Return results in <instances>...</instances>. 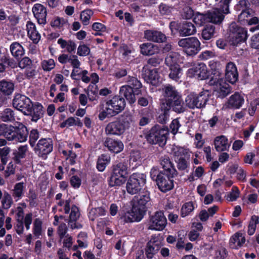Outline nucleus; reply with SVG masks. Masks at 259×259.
Returning a JSON list of instances; mask_svg holds the SVG:
<instances>
[{"instance_id": "nucleus-45", "label": "nucleus", "mask_w": 259, "mask_h": 259, "mask_svg": "<svg viewBox=\"0 0 259 259\" xmlns=\"http://www.w3.org/2000/svg\"><path fill=\"white\" fill-rule=\"evenodd\" d=\"M186 106L191 109H198V103L196 101L195 93H191L185 99Z\"/></svg>"}, {"instance_id": "nucleus-25", "label": "nucleus", "mask_w": 259, "mask_h": 259, "mask_svg": "<svg viewBox=\"0 0 259 259\" xmlns=\"http://www.w3.org/2000/svg\"><path fill=\"white\" fill-rule=\"evenodd\" d=\"M207 12L208 22L220 25L224 21L225 15L217 8Z\"/></svg>"}, {"instance_id": "nucleus-56", "label": "nucleus", "mask_w": 259, "mask_h": 259, "mask_svg": "<svg viewBox=\"0 0 259 259\" xmlns=\"http://www.w3.org/2000/svg\"><path fill=\"white\" fill-rule=\"evenodd\" d=\"M175 161L177 163V167L179 170H184L188 166V163L185 157H180L179 158L176 159Z\"/></svg>"}, {"instance_id": "nucleus-33", "label": "nucleus", "mask_w": 259, "mask_h": 259, "mask_svg": "<svg viewBox=\"0 0 259 259\" xmlns=\"http://www.w3.org/2000/svg\"><path fill=\"white\" fill-rule=\"evenodd\" d=\"M125 82L127 84L135 90V92H138L141 93V88L142 84L140 80L136 76L128 75L126 78Z\"/></svg>"}, {"instance_id": "nucleus-9", "label": "nucleus", "mask_w": 259, "mask_h": 259, "mask_svg": "<svg viewBox=\"0 0 259 259\" xmlns=\"http://www.w3.org/2000/svg\"><path fill=\"white\" fill-rule=\"evenodd\" d=\"M230 43L233 46H237L244 42L247 38V31L236 22L231 23L229 26Z\"/></svg>"}, {"instance_id": "nucleus-30", "label": "nucleus", "mask_w": 259, "mask_h": 259, "mask_svg": "<svg viewBox=\"0 0 259 259\" xmlns=\"http://www.w3.org/2000/svg\"><path fill=\"white\" fill-rule=\"evenodd\" d=\"M215 27L211 24L206 25L202 30L201 34V40H209L214 37Z\"/></svg>"}, {"instance_id": "nucleus-60", "label": "nucleus", "mask_w": 259, "mask_h": 259, "mask_svg": "<svg viewBox=\"0 0 259 259\" xmlns=\"http://www.w3.org/2000/svg\"><path fill=\"white\" fill-rule=\"evenodd\" d=\"M119 51L122 54L123 58L130 56L132 52L131 47L125 44H122L120 46Z\"/></svg>"}, {"instance_id": "nucleus-12", "label": "nucleus", "mask_w": 259, "mask_h": 259, "mask_svg": "<svg viewBox=\"0 0 259 259\" xmlns=\"http://www.w3.org/2000/svg\"><path fill=\"white\" fill-rule=\"evenodd\" d=\"M13 107L21 111L26 115H31L32 113V103L28 98L21 94L15 95L13 100Z\"/></svg>"}, {"instance_id": "nucleus-15", "label": "nucleus", "mask_w": 259, "mask_h": 259, "mask_svg": "<svg viewBox=\"0 0 259 259\" xmlns=\"http://www.w3.org/2000/svg\"><path fill=\"white\" fill-rule=\"evenodd\" d=\"M166 225L167 219L162 211H157L150 217L149 229L150 230L162 231Z\"/></svg>"}, {"instance_id": "nucleus-37", "label": "nucleus", "mask_w": 259, "mask_h": 259, "mask_svg": "<svg viewBox=\"0 0 259 259\" xmlns=\"http://www.w3.org/2000/svg\"><path fill=\"white\" fill-rule=\"evenodd\" d=\"M10 49L12 55L16 58H19L24 54L23 47L17 42L12 43Z\"/></svg>"}, {"instance_id": "nucleus-2", "label": "nucleus", "mask_w": 259, "mask_h": 259, "mask_svg": "<svg viewBox=\"0 0 259 259\" xmlns=\"http://www.w3.org/2000/svg\"><path fill=\"white\" fill-rule=\"evenodd\" d=\"M132 205L131 211L123 217L124 223L139 222L144 218L148 208L152 206L150 192L144 189L134 197Z\"/></svg>"}, {"instance_id": "nucleus-63", "label": "nucleus", "mask_w": 259, "mask_h": 259, "mask_svg": "<svg viewBox=\"0 0 259 259\" xmlns=\"http://www.w3.org/2000/svg\"><path fill=\"white\" fill-rule=\"evenodd\" d=\"M70 183L73 188L77 189L80 186L81 180L77 176H73L70 178Z\"/></svg>"}, {"instance_id": "nucleus-54", "label": "nucleus", "mask_w": 259, "mask_h": 259, "mask_svg": "<svg viewBox=\"0 0 259 259\" xmlns=\"http://www.w3.org/2000/svg\"><path fill=\"white\" fill-rule=\"evenodd\" d=\"M42 232V222L36 219L33 223V235L39 238Z\"/></svg>"}, {"instance_id": "nucleus-51", "label": "nucleus", "mask_w": 259, "mask_h": 259, "mask_svg": "<svg viewBox=\"0 0 259 259\" xmlns=\"http://www.w3.org/2000/svg\"><path fill=\"white\" fill-rule=\"evenodd\" d=\"M93 14V11L91 9H85L81 12L80 17L84 25H87L89 24L90 20Z\"/></svg>"}, {"instance_id": "nucleus-58", "label": "nucleus", "mask_w": 259, "mask_h": 259, "mask_svg": "<svg viewBox=\"0 0 259 259\" xmlns=\"http://www.w3.org/2000/svg\"><path fill=\"white\" fill-rule=\"evenodd\" d=\"M41 66L45 71H51L55 66L54 60L52 59H49L48 60H44L41 62Z\"/></svg>"}, {"instance_id": "nucleus-52", "label": "nucleus", "mask_w": 259, "mask_h": 259, "mask_svg": "<svg viewBox=\"0 0 259 259\" xmlns=\"http://www.w3.org/2000/svg\"><path fill=\"white\" fill-rule=\"evenodd\" d=\"M240 237H241V233L239 232L236 233L232 236L229 241V246L232 249H237L239 247V242Z\"/></svg>"}, {"instance_id": "nucleus-41", "label": "nucleus", "mask_w": 259, "mask_h": 259, "mask_svg": "<svg viewBox=\"0 0 259 259\" xmlns=\"http://www.w3.org/2000/svg\"><path fill=\"white\" fill-rule=\"evenodd\" d=\"M44 110L42 105L38 103H33V121L36 122L43 117Z\"/></svg>"}, {"instance_id": "nucleus-5", "label": "nucleus", "mask_w": 259, "mask_h": 259, "mask_svg": "<svg viewBox=\"0 0 259 259\" xmlns=\"http://www.w3.org/2000/svg\"><path fill=\"white\" fill-rule=\"evenodd\" d=\"M4 136L8 141L14 142H24L28 136L27 128L22 124L15 127L11 125L0 124V136Z\"/></svg>"}, {"instance_id": "nucleus-53", "label": "nucleus", "mask_w": 259, "mask_h": 259, "mask_svg": "<svg viewBox=\"0 0 259 259\" xmlns=\"http://www.w3.org/2000/svg\"><path fill=\"white\" fill-rule=\"evenodd\" d=\"M240 191L236 186H233L231 191L227 195V200L229 201H234L239 197Z\"/></svg>"}, {"instance_id": "nucleus-64", "label": "nucleus", "mask_w": 259, "mask_h": 259, "mask_svg": "<svg viewBox=\"0 0 259 259\" xmlns=\"http://www.w3.org/2000/svg\"><path fill=\"white\" fill-rule=\"evenodd\" d=\"M250 46L252 48L259 49V32L251 37Z\"/></svg>"}, {"instance_id": "nucleus-62", "label": "nucleus", "mask_w": 259, "mask_h": 259, "mask_svg": "<svg viewBox=\"0 0 259 259\" xmlns=\"http://www.w3.org/2000/svg\"><path fill=\"white\" fill-rule=\"evenodd\" d=\"M181 126V124L180 123L179 121L177 119H174L170 124V129L171 130V133L175 135L178 131L179 127Z\"/></svg>"}, {"instance_id": "nucleus-35", "label": "nucleus", "mask_w": 259, "mask_h": 259, "mask_svg": "<svg viewBox=\"0 0 259 259\" xmlns=\"http://www.w3.org/2000/svg\"><path fill=\"white\" fill-rule=\"evenodd\" d=\"M31 60L28 57L23 58L19 63V66L21 68H26V75L28 78L32 77V70L31 69Z\"/></svg>"}, {"instance_id": "nucleus-31", "label": "nucleus", "mask_w": 259, "mask_h": 259, "mask_svg": "<svg viewBox=\"0 0 259 259\" xmlns=\"http://www.w3.org/2000/svg\"><path fill=\"white\" fill-rule=\"evenodd\" d=\"M209 66L211 70V74L216 79L221 78L223 76V67L220 61L211 60L209 62Z\"/></svg>"}, {"instance_id": "nucleus-16", "label": "nucleus", "mask_w": 259, "mask_h": 259, "mask_svg": "<svg viewBox=\"0 0 259 259\" xmlns=\"http://www.w3.org/2000/svg\"><path fill=\"white\" fill-rule=\"evenodd\" d=\"M141 75L147 83L153 86H158L160 82V75L157 68L151 69L148 65H144L142 69Z\"/></svg>"}, {"instance_id": "nucleus-29", "label": "nucleus", "mask_w": 259, "mask_h": 259, "mask_svg": "<svg viewBox=\"0 0 259 259\" xmlns=\"http://www.w3.org/2000/svg\"><path fill=\"white\" fill-rule=\"evenodd\" d=\"M169 109L165 107L163 104V106L160 104L159 108L157 111L156 119L158 122L164 124L166 123L169 116Z\"/></svg>"}, {"instance_id": "nucleus-19", "label": "nucleus", "mask_w": 259, "mask_h": 259, "mask_svg": "<svg viewBox=\"0 0 259 259\" xmlns=\"http://www.w3.org/2000/svg\"><path fill=\"white\" fill-rule=\"evenodd\" d=\"M238 71L235 64L231 61L227 63L225 67V81L234 84L238 80Z\"/></svg>"}, {"instance_id": "nucleus-10", "label": "nucleus", "mask_w": 259, "mask_h": 259, "mask_svg": "<svg viewBox=\"0 0 259 259\" xmlns=\"http://www.w3.org/2000/svg\"><path fill=\"white\" fill-rule=\"evenodd\" d=\"M146 183V175L144 174L135 172L127 179L126 190L130 194H135L141 192L142 188Z\"/></svg>"}, {"instance_id": "nucleus-20", "label": "nucleus", "mask_w": 259, "mask_h": 259, "mask_svg": "<svg viewBox=\"0 0 259 259\" xmlns=\"http://www.w3.org/2000/svg\"><path fill=\"white\" fill-rule=\"evenodd\" d=\"M138 92H135V90L128 85H122L119 90L120 96L124 98L127 102L132 105L136 101V96L140 94Z\"/></svg>"}, {"instance_id": "nucleus-43", "label": "nucleus", "mask_w": 259, "mask_h": 259, "mask_svg": "<svg viewBox=\"0 0 259 259\" xmlns=\"http://www.w3.org/2000/svg\"><path fill=\"white\" fill-rule=\"evenodd\" d=\"M24 194V184L23 183L20 182L17 183L13 190L12 195L16 201L19 200L23 195Z\"/></svg>"}, {"instance_id": "nucleus-46", "label": "nucleus", "mask_w": 259, "mask_h": 259, "mask_svg": "<svg viewBox=\"0 0 259 259\" xmlns=\"http://www.w3.org/2000/svg\"><path fill=\"white\" fill-rule=\"evenodd\" d=\"M165 64L169 68L179 65L178 63V54L174 52L169 53L165 58Z\"/></svg>"}, {"instance_id": "nucleus-34", "label": "nucleus", "mask_w": 259, "mask_h": 259, "mask_svg": "<svg viewBox=\"0 0 259 259\" xmlns=\"http://www.w3.org/2000/svg\"><path fill=\"white\" fill-rule=\"evenodd\" d=\"M232 88L227 83H220L218 89L216 90L217 98L223 99L227 97L231 92Z\"/></svg>"}, {"instance_id": "nucleus-50", "label": "nucleus", "mask_w": 259, "mask_h": 259, "mask_svg": "<svg viewBox=\"0 0 259 259\" xmlns=\"http://www.w3.org/2000/svg\"><path fill=\"white\" fill-rule=\"evenodd\" d=\"M80 213L79 208L75 204L71 206V210L69 214L68 224L76 222L79 218Z\"/></svg>"}, {"instance_id": "nucleus-55", "label": "nucleus", "mask_w": 259, "mask_h": 259, "mask_svg": "<svg viewBox=\"0 0 259 259\" xmlns=\"http://www.w3.org/2000/svg\"><path fill=\"white\" fill-rule=\"evenodd\" d=\"M252 11H244L241 12L240 14L238 15V19L239 21L244 25L246 24L247 20L251 16Z\"/></svg>"}, {"instance_id": "nucleus-1", "label": "nucleus", "mask_w": 259, "mask_h": 259, "mask_svg": "<svg viewBox=\"0 0 259 259\" xmlns=\"http://www.w3.org/2000/svg\"><path fill=\"white\" fill-rule=\"evenodd\" d=\"M162 170L158 166H153L150 170V177L155 181L159 190L166 193L173 189L174 178L178 175L175 166L168 156H162L160 159Z\"/></svg>"}, {"instance_id": "nucleus-42", "label": "nucleus", "mask_w": 259, "mask_h": 259, "mask_svg": "<svg viewBox=\"0 0 259 259\" xmlns=\"http://www.w3.org/2000/svg\"><path fill=\"white\" fill-rule=\"evenodd\" d=\"M252 5L249 0H239L234 6V10L236 11L242 12L244 11H252L250 8Z\"/></svg>"}, {"instance_id": "nucleus-28", "label": "nucleus", "mask_w": 259, "mask_h": 259, "mask_svg": "<svg viewBox=\"0 0 259 259\" xmlns=\"http://www.w3.org/2000/svg\"><path fill=\"white\" fill-rule=\"evenodd\" d=\"M197 102L198 103V109H203L210 97V95L208 90H204L199 94H195Z\"/></svg>"}, {"instance_id": "nucleus-18", "label": "nucleus", "mask_w": 259, "mask_h": 259, "mask_svg": "<svg viewBox=\"0 0 259 259\" xmlns=\"http://www.w3.org/2000/svg\"><path fill=\"white\" fill-rule=\"evenodd\" d=\"M53 145L52 141L46 139H41L39 140L36 146L34 148L36 154L44 159L53 150Z\"/></svg>"}, {"instance_id": "nucleus-7", "label": "nucleus", "mask_w": 259, "mask_h": 259, "mask_svg": "<svg viewBox=\"0 0 259 259\" xmlns=\"http://www.w3.org/2000/svg\"><path fill=\"white\" fill-rule=\"evenodd\" d=\"M132 122V116L124 114L114 121L108 123L105 127V133L107 135L121 136L129 129Z\"/></svg>"}, {"instance_id": "nucleus-48", "label": "nucleus", "mask_w": 259, "mask_h": 259, "mask_svg": "<svg viewBox=\"0 0 259 259\" xmlns=\"http://www.w3.org/2000/svg\"><path fill=\"white\" fill-rule=\"evenodd\" d=\"M1 119L5 122L12 121L15 120V114L10 108L5 109L1 115Z\"/></svg>"}, {"instance_id": "nucleus-22", "label": "nucleus", "mask_w": 259, "mask_h": 259, "mask_svg": "<svg viewBox=\"0 0 259 259\" xmlns=\"http://www.w3.org/2000/svg\"><path fill=\"white\" fill-rule=\"evenodd\" d=\"M244 103V98L243 95L236 92L232 95L228 100V106L232 109H239Z\"/></svg>"}, {"instance_id": "nucleus-6", "label": "nucleus", "mask_w": 259, "mask_h": 259, "mask_svg": "<svg viewBox=\"0 0 259 259\" xmlns=\"http://www.w3.org/2000/svg\"><path fill=\"white\" fill-rule=\"evenodd\" d=\"M111 175L107 180L109 187H118L123 184L128 177V167L127 162L121 161L111 167Z\"/></svg>"}, {"instance_id": "nucleus-26", "label": "nucleus", "mask_w": 259, "mask_h": 259, "mask_svg": "<svg viewBox=\"0 0 259 259\" xmlns=\"http://www.w3.org/2000/svg\"><path fill=\"white\" fill-rule=\"evenodd\" d=\"M140 53L144 56H152L159 52V47L151 42H144L140 45Z\"/></svg>"}, {"instance_id": "nucleus-4", "label": "nucleus", "mask_w": 259, "mask_h": 259, "mask_svg": "<svg viewBox=\"0 0 259 259\" xmlns=\"http://www.w3.org/2000/svg\"><path fill=\"white\" fill-rule=\"evenodd\" d=\"M125 105L126 102L124 98L120 95L114 96L106 102L105 109L104 104L100 105L102 106V111L99 114V119L103 121L106 117H111L117 115L124 110Z\"/></svg>"}, {"instance_id": "nucleus-61", "label": "nucleus", "mask_w": 259, "mask_h": 259, "mask_svg": "<svg viewBox=\"0 0 259 259\" xmlns=\"http://www.w3.org/2000/svg\"><path fill=\"white\" fill-rule=\"evenodd\" d=\"M15 171V166L13 162L8 163L6 169L5 170L4 176L5 178H8L12 175H14Z\"/></svg>"}, {"instance_id": "nucleus-14", "label": "nucleus", "mask_w": 259, "mask_h": 259, "mask_svg": "<svg viewBox=\"0 0 259 259\" xmlns=\"http://www.w3.org/2000/svg\"><path fill=\"white\" fill-rule=\"evenodd\" d=\"M210 73L206 65L203 63H198L188 69L187 77L195 78L198 80H205L209 78Z\"/></svg>"}, {"instance_id": "nucleus-47", "label": "nucleus", "mask_w": 259, "mask_h": 259, "mask_svg": "<svg viewBox=\"0 0 259 259\" xmlns=\"http://www.w3.org/2000/svg\"><path fill=\"white\" fill-rule=\"evenodd\" d=\"M232 0H221L217 8L225 15L231 13L230 6Z\"/></svg>"}, {"instance_id": "nucleus-39", "label": "nucleus", "mask_w": 259, "mask_h": 259, "mask_svg": "<svg viewBox=\"0 0 259 259\" xmlns=\"http://www.w3.org/2000/svg\"><path fill=\"white\" fill-rule=\"evenodd\" d=\"M169 77L175 80L178 81L182 75V69L180 65H174L169 68Z\"/></svg>"}, {"instance_id": "nucleus-49", "label": "nucleus", "mask_w": 259, "mask_h": 259, "mask_svg": "<svg viewBox=\"0 0 259 259\" xmlns=\"http://www.w3.org/2000/svg\"><path fill=\"white\" fill-rule=\"evenodd\" d=\"M259 223V217L257 215H253L251 217L248 226L247 233L249 235H253L256 229V225Z\"/></svg>"}, {"instance_id": "nucleus-59", "label": "nucleus", "mask_w": 259, "mask_h": 259, "mask_svg": "<svg viewBox=\"0 0 259 259\" xmlns=\"http://www.w3.org/2000/svg\"><path fill=\"white\" fill-rule=\"evenodd\" d=\"M90 53V49L86 45L80 44L77 49V54L80 56H87Z\"/></svg>"}, {"instance_id": "nucleus-21", "label": "nucleus", "mask_w": 259, "mask_h": 259, "mask_svg": "<svg viewBox=\"0 0 259 259\" xmlns=\"http://www.w3.org/2000/svg\"><path fill=\"white\" fill-rule=\"evenodd\" d=\"M144 37L150 41L161 43L166 41L167 37L161 31L154 30H146L144 31Z\"/></svg>"}, {"instance_id": "nucleus-8", "label": "nucleus", "mask_w": 259, "mask_h": 259, "mask_svg": "<svg viewBox=\"0 0 259 259\" xmlns=\"http://www.w3.org/2000/svg\"><path fill=\"white\" fill-rule=\"evenodd\" d=\"M168 135L169 130L167 126L156 124L147 132L145 138L149 144L163 147L166 144Z\"/></svg>"}, {"instance_id": "nucleus-17", "label": "nucleus", "mask_w": 259, "mask_h": 259, "mask_svg": "<svg viewBox=\"0 0 259 259\" xmlns=\"http://www.w3.org/2000/svg\"><path fill=\"white\" fill-rule=\"evenodd\" d=\"M103 145L114 154L120 153L124 148V144L121 140L108 137L104 139Z\"/></svg>"}, {"instance_id": "nucleus-36", "label": "nucleus", "mask_w": 259, "mask_h": 259, "mask_svg": "<svg viewBox=\"0 0 259 259\" xmlns=\"http://www.w3.org/2000/svg\"><path fill=\"white\" fill-rule=\"evenodd\" d=\"M14 90V83L10 81L2 80L0 81V91L6 95L12 94Z\"/></svg>"}, {"instance_id": "nucleus-57", "label": "nucleus", "mask_w": 259, "mask_h": 259, "mask_svg": "<svg viewBox=\"0 0 259 259\" xmlns=\"http://www.w3.org/2000/svg\"><path fill=\"white\" fill-rule=\"evenodd\" d=\"M2 203L4 208H9L12 203L11 196L8 193H5L2 201Z\"/></svg>"}, {"instance_id": "nucleus-13", "label": "nucleus", "mask_w": 259, "mask_h": 259, "mask_svg": "<svg viewBox=\"0 0 259 259\" xmlns=\"http://www.w3.org/2000/svg\"><path fill=\"white\" fill-rule=\"evenodd\" d=\"M162 246V241L159 237L152 236L146 243L143 251L146 259H152L158 252Z\"/></svg>"}, {"instance_id": "nucleus-23", "label": "nucleus", "mask_w": 259, "mask_h": 259, "mask_svg": "<svg viewBox=\"0 0 259 259\" xmlns=\"http://www.w3.org/2000/svg\"><path fill=\"white\" fill-rule=\"evenodd\" d=\"M196 32L194 25L190 22H184L180 23L178 32L180 36H186L194 34Z\"/></svg>"}, {"instance_id": "nucleus-24", "label": "nucleus", "mask_w": 259, "mask_h": 259, "mask_svg": "<svg viewBox=\"0 0 259 259\" xmlns=\"http://www.w3.org/2000/svg\"><path fill=\"white\" fill-rule=\"evenodd\" d=\"M33 16L36 18L39 24H45L47 16L46 7L40 4H35L33 6Z\"/></svg>"}, {"instance_id": "nucleus-11", "label": "nucleus", "mask_w": 259, "mask_h": 259, "mask_svg": "<svg viewBox=\"0 0 259 259\" xmlns=\"http://www.w3.org/2000/svg\"><path fill=\"white\" fill-rule=\"evenodd\" d=\"M178 44L188 56L195 55L201 49L200 42L196 37L182 38L178 41Z\"/></svg>"}, {"instance_id": "nucleus-38", "label": "nucleus", "mask_w": 259, "mask_h": 259, "mask_svg": "<svg viewBox=\"0 0 259 259\" xmlns=\"http://www.w3.org/2000/svg\"><path fill=\"white\" fill-rule=\"evenodd\" d=\"M28 151V146L27 145L21 146L19 147L18 151L14 152V157L13 159L17 164H20L21 159L24 158L26 152Z\"/></svg>"}, {"instance_id": "nucleus-40", "label": "nucleus", "mask_w": 259, "mask_h": 259, "mask_svg": "<svg viewBox=\"0 0 259 259\" xmlns=\"http://www.w3.org/2000/svg\"><path fill=\"white\" fill-rule=\"evenodd\" d=\"M208 18L207 17V12L204 13L196 12L193 21L196 25L201 26L206 23H208Z\"/></svg>"}, {"instance_id": "nucleus-44", "label": "nucleus", "mask_w": 259, "mask_h": 259, "mask_svg": "<svg viewBox=\"0 0 259 259\" xmlns=\"http://www.w3.org/2000/svg\"><path fill=\"white\" fill-rule=\"evenodd\" d=\"M194 206L193 202L189 201L185 203L181 209V217L185 218L191 214L194 210Z\"/></svg>"}, {"instance_id": "nucleus-27", "label": "nucleus", "mask_w": 259, "mask_h": 259, "mask_svg": "<svg viewBox=\"0 0 259 259\" xmlns=\"http://www.w3.org/2000/svg\"><path fill=\"white\" fill-rule=\"evenodd\" d=\"M213 144L215 149L218 152L228 151L230 144H228V140L225 136H217L214 138Z\"/></svg>"}, {"instance_id": "nucleus-32", "label": "nucleus", "mask_w": 259, "mask_h": 259, "mask_svg": "<svg viewBox=\"0 0 259 259\" xmlns=\"http://www.w3.org/2000/svg\"><path fill=\"white\" fill-rule=\"evenodd\" d=\"M111 160L110 156L107 154H102L97 159L96 168L99 171L102 172L109 164Z\"/></svg>"}, {"instance_id": "nucleus-3", "label": "nucleus", "mask_w": 259, "mask_h": 259, "mask_svg": "<svg viewBox=\"0 0 259 259\" xmlns=\"http://www.w3.org/2000/svg\"><path fill=\"white\" fill-rule=\"evenodd\" d=\"M163 98L160 99V104L172 110L177 113L184 112L186 110L185 103L182 96L176 90L175 88L170 85L165 86L162 89Z\"/></svg>"}]
</instances>
